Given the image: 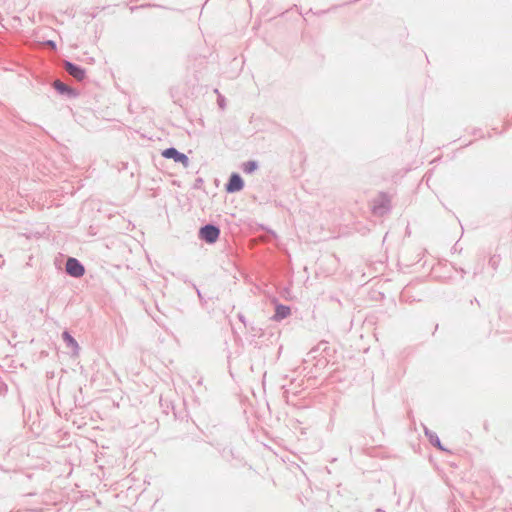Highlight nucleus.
Here are the masks:
<instances>
[{
    "mask_svg": "<svg viewBox=\"0 0 512 512\" xmlns=\"http://www.w3.org/2000/svg\"><path fill=\"white\" fill-rule=\"evenodd\" d=\"M244 188V180L237 172L231 173L228 181L225 183V191L227 193H236Z\"/></svg>",
    "mask_w": 512,
    "mask_h": 512,
    "instance_id": "4",
    "label": "nucleus"
},
{
    "mask_svg": "<svg viewBox=\"0 0 512 512\" xmlns=\"http://www.w3.org/2000/svg\"><path fill=\"white\" fill-rule=\"evenodd\" d=\"M328 349V342L321 341L314 349L311 350V353L317 352L319 350L326 351Z\"/></svg>",
    "mask_w": 512,
    "mask_h": 512,
    "instance_id": "12",
    "label": "nucleus"
},
{
    "mask_svg": "<svg viewBox=\"0 0 512 512\" xmlns=\"http://www.w3.org/2000/svg\"><path fill=\"white\" fill-rule=\"evenodd\" d=\"M259 167V164L256 160H249L241 165V169L245 174H252L254 173Z\"/></svg>",
    "mask_w": 512,
    "mask_h": 512,
    "instance_id": "11",
    "label": "nucleus"
},
{
    "mask_svg": "<svg viewBox=\"0 0 512 512\" xmlns=\"http://www.w3.org/2000/svg\"><path fill=\"white\" fill-rule=\"evenodd\" d=\"M161 155L166 159H172L176 163H181L185 168L189 166L190 161L188 156L178 151L175 147L164 149Z\"/></svg>",
    "mask_w": 512,
    "mask_h": 512,
    "instance_id": "3",
    "label": "nucleus"
},
{
    "mask_svg": "<svg viewBox=\"0 0 512 512\" xmlns=\"http://www.w3.org/2000/svg\"><path fill=\"white\" fill-rule=\"evenodd\" d=\"M64 70L77 81H82L86 77V70L70 61H64L63 63Z\"/></svg>",
    "mask_w": 512,
    "mask_h": 512,
    "instance_id": "5",
    "label": "nucleus"
},
{
    "mask_svg": "<svg viewBox=\"0 0 512 512\" xmlns=\"http://www.w3.org/2000/svg\"><path fill=\"white\" fill-rule=\"evenodd\" d=\"M47 45L49 47H51L52 49H54V50L56 49V43L54 41H52V40H48L47 41Z\"/></svg>",
    "mask_w": 512,
    "mask_h": 512,
    "instance_id": "15",
    "label": "nucleus"
},
{
    "mask_svg": "<svg viewBox=\"0 0 512 512\" xmlns=\"http://www.w3.org/2000/svg\"><path fill=\"white\" fill-rule=\"evenodd\" d=\"M218 104H219V106H220L221 108H223V107H224V98H223V97H221V96L219 97V99H218Z\"/></svg>",
    "mask_w": 512,
    "mask_h": 512,
    "instance_id": "16",
    "label": "nucleus"
},
{
    "mask_svg": "<svg viewBox=\"0 0 512 512\" xmlns=\"http://www.w3.org/2000/svg\"><path fill=\"white\" fill-rule=\"evenodd\" d=\"M62 339L67 347L72 348L73 350L79 348L77 341L68 331L65 330L62 332Z\"/></svg>",
    "mask_w": 512,
    "mask_h": 512,
    "instance_id": "10",
    "label": "nucleus"
},
{
    "mask_svg": "<svg viewBox=\"0 0 512 512\" xmlns=\"http://www.w3.org/2000/svg\"><path fill=\"white\" fill-rule=\"evenodd\" d=\"M179 279L183 280L185 283L187 282V279H186V277L184 275H180Z\"/></svg>",
    "mask_w": 512,
    "mask_h": 512,
    "instance_id": "18",
    "label": "nucleus"
},
{
    "mask_svg": "<svg viewBox=\"0 0 512 512\" xmlns=\"http://www.w3.org/2000/svg\"><path fill=\"white\" fill-rule=\"evenodd\" d=\"M423 428H424L425 436L428 438L430 444L441 451H446V449L441 444V441H440L438 435L434 431H431L430 429H428L426 426H424Z\"/></svg>",
    "mask_w": 512,
    "mask_h": 512,
    "instance_id": "8",
    "label": "nucleus"
},
{
    "mask_svg": "<svg viewBox=\"0 0 512 512\" xmlns=\"http://www.w3.org/2000/svg\"><path fill=\"white\" fill-rule=\"evenodd\" d=\"M389 202V199L384 194H382L380 200L374 204V212L376 214L383 215L389 211Z\"/></svg>",
    "mask_w": 512,
    "mask_h": 512,
    "instance_id": "9",
    "label": "nucleus"
},
{
    "mask_svg": "<svg viewBox=\"0 0 512 512\" xmlns=\"http://www.w3.org/2000/svg\"><path fill=\"white\" fill-rule=\"evenodd\" d=\"M291 314V309L289 306L284 304H277L275 306V313L272 316L274 321H281L287 318Z\"/></svg>",
    "mask_w": 512,
    "mask_h": 512,
    "instance_id": "7",
    "label": "nucleus"
},
{
    "mask_svg": "<svg viewBox=\"0 0 512 512\" xmlns=\"http://www.w3.org/2000/svg\"><path fill=\"white\" fill-rule=\"evenodd\" d=\"M192 287L195 289V291H196V293H197V296H198V298H199L200 302H201L202 304H204L205 300H204V298H203V296H202L201 291L197 288V286H196L194 283H192Z\"/></svg>",
    "mask_w": 512,
    "mask_h": 512,
    "instance_id": "13",
    "label": "nucleus"
},
{
    "mask_svg": "<svg viewBox=\"0 0 512 512\" xmlns=\"http://www.w3.org/2000/svg\"><path fill=\"white\" fill-rule=\"evenodd\" d=\"M202 183V179L198 178L196 179L195 187H199V185Z\"/></svg>",
    "mask_w": 512,
    "mask_h": 512,
    "instance_id": "17",
    "label": "nucleus"
},
{
    "mask_svg": "<svg viewBox=\"0 0 512 512\" xmlns=\"http://www.w3.org/2000/svg\"><path fill=\"white\" fill-rule=\"evenodd\" d=\"M237 317L244 325H246L245 316L242 313H239Z\"/></svg>",
    "mask_w": 512,
    "mask_h": 512,
    "instance_id": "14",
    "label": "nucleus"
},
{
    "mask_svg": "<svg viewBox=\"0 0 512 512\" xmlns=\"http://www.w3.org/2000/svg\"><path fill=\"white\" fill-rule=\"evenodd\" d=\"M65 272L73 278H80L85 274V267L77 258L68 257Z\"/></svg>",
    "mask_w": 512,
    "mask_h": 512,
    "instance_id": "2",
    "label": "nucleus"
},
{
    "mask_svg": "<svg viewBox=\"0 0 512 512\" xmlns=\"http://www.w3.org/2000/svg\"><path fill=\"white\" fill-rule=\"evenodd\" d=\"M220 233V228L216 224L208 223L200 227L198 237L208 244H213L219 239Z\"/></svg>",
    "mask_w": 512,
    "mask_h": 512,
    "instance_id": "1",
    "label": "nucleus"
},
{
    "mask_svg": "<svg viewBox=\"0 0 512 512\" xmlns=\"http://www.w3.org/2000/svg\"><path fill=\"white\" fill-rule=\"evenodd\" d=\"M53 87L61 95H67L69 97L77 96V92L74 88L68 86L67 84H65L59 80L54 81Z\"/></svg>",
    "mask_w": 512,
    "mask_h": 512,
    "instance_id": "6",
    "label": "nucleus"
}]
</instances>
